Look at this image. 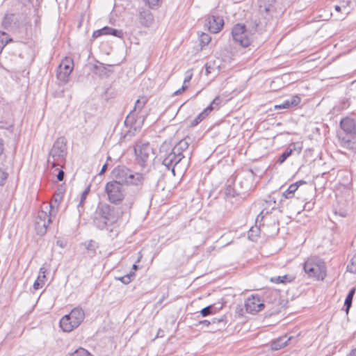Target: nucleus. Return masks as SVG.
Listing matches in <instances>:
<instances>
[{"instance_id":"obj_2","label":"nucleus","mask_w":356,"mask_h":356,"mask_svg":"<svg viewBox=\"0 0 356 356\" xmlns=\"http://www.w3.org/2000/svg\"><path fill=\"white\" fill-rule=\"evenodd\" d=\"M115 208L106 203H100L94 213L93 223L99 229L115 222L119 217Z\"/></svg>"},{"instance_id":"obj_44","label":"nucleus","mask_w":356,"mask_h":356,"mask_svg":"<svg viewBox=\"0 0 356 356\" xmlns=\"http://www.w3.org/2000/svg\"><path fill=\"white\" fill-rule=\"evenodd\" d=\"M54 198L55 203L59 202L62 200L63 195L61 193H57L54 195Z\"/></svg>"},{"instance_id":"obj_46","label":"nucleus","mask_w":356,"mask_h":356,"mask_svg":"<svg viewBox=\"0 0 356 356\" xmlns=\"http://www.w3.org/2000/svg\"><path fill=\"white\" fill-rule=\"evenodd\" d=\"M188 88V86H182L181 88L177 90L174 92L175 95H180L183 91H184Z\"/></svg>"},{"instance_id":"obj_51","label":"nucleus","mask_w":356,"mask_h":356,"mask_svg":"<svg viewBox=\"0 0 356 356\" xmlns=\"http://www.w3.org/2000/svg\"><path fill=\"white\" fill-rule=\"evenodd\" d=\"M199 324H201V325H203L206 327H208L210 324H211V322L207 321V320H204V321H200L199 322Z\"/></svg>"},{"instance_id":"obj_17","label":"nucleus","mask_w":356,"mask_h":356,"mask_svg":"<svg viewBox=\"0 0 356 356\" xmlns=\"http://www.w3.org/2000/svg\"><path fill=\"white\" fill-rule=\"evenodd\" d=\"M112 35L119 38H122L124 33L122 30L113 29L109 26H104L102 29L95 31L92 33V38L95 40L102 35Z\"/></svg>"},{"instance_id":"obj_43","label":"nucleus","mask_w":356,"mask_h":356,"mask_svg":"<svg viewBox=\"0 0 356 356\" xmlns=\"http://www.w3.org/2000/svg\"><path fill=\"white\" fill-rule=\"evenodd\" d=\"M7 179V173L0 169V185L3 184L5 180Z\"/></svg>"},{"instance_id":"obj_22","label":"nucleus","mask_w":356,"mask_h":356,"mask_svg":"<svg viewBox=\"0 0 356 356\" xmlns=\"http://www.w3.org/2000/svg\"><path fill=\"white\" fill-rule=\"evenodd\" d=\"M139 22L144 26H149L153 22V15L148 10H143L140 11L138 15Z\"/></svg>"},{"instance_id":"obj_42","label":"nucleus","mask_w":356,"mask_h":356,"mask_svg":"<svg viewBox=\"0 0 356 356\" xmlns=\"http://www.w3.org/2000/svg\"><path fill=\"white\" fill-rule=\"evenodd\" d=\"M135 275L134 273H130L123 277L119 278V280L124 284H127L131 282V277Z\"/></svg>"},{"instance_id":"obj_34","label":"nucleus","mask_w":356,"mask_h":356,"mask_svg":"<svg viewBox=\"0 0 356 356\" xmlns=\"http://www.w3.org/2000/svg\"><path fill=\"white\" fill-rule=\"evenodd\" d=\"M90 186H88L87 188H85V190L81 193V199H80L79 203L77 206L79 213H81V209H83L85 200L86 199L87 195H88L89 192H90Z\"/></svg>"},{"instance_id":"obj_27","label":"nucleus","mask_w":356,"mask_h":356,"mask_svg":"<svg viewBox=\"0 0 356 356\" xmlns=\"http://www.w3.org/2000/svg\"><path fill=\"white\" fill-rule=\"evenodd\" d=\"M211 113L210 108H205L194 120L191 121L190 126L194 127L202 122Z\"/></svg>"},{"instance_id":"obj_54","label":"nucleus","mask_w":356,"mask_h":356,"mask_svg":"<svg viewBox=\"0 0 356 356\" xmlns=\"http://www.w3.org/2000/svg\"><path fill=\"white\" fill-rule=\"evenodd\" d=\"M348 356H356V348L353 350H352L350 353L348 355Z\"/></svg>"},{"instance_id":"obj_52","label":"nucleus","mask_w":356,"mask_h":356,"mask_svg":"<svg viewBox=\"0 0 356 356\" xmlns=\"http://www.w3.org/2000/svg\"><path fill=\"white\" fill-rule=\"evenodd\" d=\"M191 77H192V74H190L189 75L186 76L184 79V83H188L191 81Z\"/></svg>"},{"instance_id":"obj_33","label":"nucleus","mask_w":356,"mask_h":356,"mask_svg":"<svg viewBox=\"0 0 356 356\" xmlns=\"http://www.w3.org/2000/svg\"><path fill=\"white\" fill-rule=\"evenodd\" d=\"M275 0H259V7L261 10L264 8L265 12H269L272 8V3Z\"/></svg>"},{"instance_id":"obj_55","label":"nucleus","mask_w":356,"mask_h":356,"mask_svg":"<svg viewBox=\"0 0 356 356\" xmlns=\"http://www.w3.org/2000/svg\"><path fill=\"white\" fill-rule=\"evenodd\" d=\"M352 264L353 266H356V254L354 255V257L351 259Z\"/></svg>"},{"instance_id":"obj_62","label":"nucleus","mask_w":356,"mask_h":356,"mask_svg":"<svg viewBox=\"0 0 356 356\" xmlns=\"http://www.w3.org/2000/svg\"><path fill=\"white\" fill-rule=\"evenodd\" d=\"M217 321L216 318H213L212 323H215Z\"/></svg>"},{"instance_id":"obj_4","label":"nucleus","mask_w":356,"mask_h":356,"mask_svg":"<svg viewBox=\"0 0 356 356\" xmlns=\"http://www.w3.org/2000/svg\"><path fill=\"white\" fill-rule=\"evenodd\" d=\"M114 181H118L122 186H142L145 181L143 175L134 172L124 165H118L113 168L111 172Z\"/></svg>"},{"instance_id":"obj_56","label":"nucleus","mask_w":356,"mask_h":356,"mask_svg":"<svg viewBox=\"0 0 356 356\" xmlns=\"http://www.w3.org/2000/svg\"><path fill=\"white\" fill-rule=\"evenodd\" d=\"M356 89V81H353L351 83V90Z\"/></svg>"},{"instance_id":"obj_60","label":"nucleus","mask_w":356,"mask_h":356,"mask_svg":"<svg viewBox=\"0 0 356 356\" xmlns=\"http://www.w3.org/2000/svg\"><path fill=\"white\" fill-rule=\"evenodd\" d=\"M133 269H134V270H137L138 269V266H137L136 264H134L133 265Z\"/></svg>"},{"instance_id":"obj_57","label":"nucleus","mask_w":356,"mask_h":356,"mask_svg":"<svg viewBox=\"0 0 356 356\" xmlns=\"http://www.w3.org/2000/svg\"><path fill=\"white\" fill-rule=\"evenodd\" d=\"M149 3H153L154 4V1H158L159 0H152V1L150 0H146Z\"/></svg>"},{"instance_id":"obj_29","label":"nucleus","mask_w":356,"mask_h":356,"mask_svg":"<svg viewBox=\"0 0 356 356\" xmlns=\"http://www.w3.org/2000/svg\"><path fill=\"white\" fill-rule=\"evenodd\" d=\"M295 277L291 275H284L283 276H277L270 278V281L277 284L282 283L286 284L293 282Z\"/></svg>"},{"instance_id":"obj_32","label":"nucleus","mask_w":356,"mask_h":356,"mask_svg":"<svg viewBox=\"0 0 356 356\" xmlns=\"http://www.w3.org/2000/svg\"><path fill=\"white\" fill-rule=\"evenodd\" d=\"M11 41H13V39L9 37L7 33L0 31V54L2 52L4 47Z\"/></svg>"},{"instance_id":"obj_61","label":"nucleus","mask_w":356,"mask_h":356,"mask_svg":"<svg viewBox=\"0 0 356 356\" xmlns=\"http://www.w3.org/2000/svg\"><path fill=\"white\" fill-rule=\"evenodd\" d=\"M52 207H53V206H52V204H51V205L49 206V207H50V208H51ZM45 209H46L47 210H49V207H48V206H46Z\"/></svg>"},{"instance_id":"obj_8","label":"nucleus","mask_w":356,"mask_h":356,"mask_svg":"<svg viewBox=\"0 0 356 356\" xmlns=\"http://www.w3.org/2000/svg\"><path fill=\"white\" fill-rule=\"evenodd\" d=\"M303 269L310 277L323 280L326 276L325 263L318 257L308 258L304 264Z\"/></svg>"},{"instance_id":"obj_13","label":"nucleus","mask_w":356,"mask_h":356,"mask_svg":"<svg viewBox=\"0 0 356 356\" xmlns=\"http://www.w3.org/2000/svg\"><path fill=\"white\" fill-rule=\"evenodd\" d=\"M245 307L248 313L254 314L264 309V304L258 295H252L246 299Z\"/></svg>"},{"instance_id":"obj_11","label":"nucleus","mask_w":356,"mask_h":356,"mask_svg":"<svg viewBox=\"0 0 356 356\" xmlns=\"http://www.w3.org/2000/svg\"><path fill=\"white\" fill-rule=\"evenodd\" d=\"M143 116H140L139 118H136L134 113H129L124 120V124L130 128L124 135V138L130 140L134 136H135L136 133L139 131L143 124Z\"/></svg>"},{"instance_id":"obj_53","label":"nucleus","mask_w":356,"mask_h":356,"mask_svg":"<svg viewBox=\"0 0 356 356\" xmlns=\"http://www.w3.org/2000/svg\"><path fill=\"white\" fill-rule=\"evenodd\" d=\"M3 140L1 138H0V156L3 153Z\"/></svg>"},{"instance_id":"obj_9","label":"nucleus","mask_w":356,"mask_h":356,"mask_svg":"<svg viewBox=\"0 0 356 356\" xmlns=\"http://www.w3.org/2000/svg\"><path fill=\"white\" fill-rule=\"evenodd\" d=\"M138 164L142 168L147 166L156 158L154 148L149 143H138L134 148Z\"/></svg>"},{"instance_id":"obj_63","label":"nucleus","mask_w":356,"mask_h":356,"mask_svg":"<svg viewBox=\"0 0 356 356\" xmlns=\"http://www.w3.org/2000/svg\"><path fill=\"white\" fill-rule=\"evenodd\" d=\"M188 156H189V159H191V152H189V153H188Z\"/></svg>"},{"instance_id":"obj_45","label":"nucleus","mask_w":356,"mask_h":356,"mask_svg":"<svg viewBox=\"0 0 356 356\" xmlns=\"http://www.w3.org/2000/svg\"><path fill=\"white\" fill-rule=\"evenodd\" d=\"M65 177V172L63 170H60L57 175V179L58 181H63Z\"/></svg>"},{"instance_id":"obj_16","label":"nucleus","mask_w":356,"mask_h":356,"mask_svg":"<svg viewBox=\"0 0 356 356\" xmlns=\"http://www.w3.org/2000/svg\"><path fill=\"white\" fill-rule=\"evenodd\" d=\"M72 70L73 61L68 58L64 59L60 64L57 71L58 79L63 82H66Z\"/></svg>"},{"instance_id":"obj_23","label":"nucleus","mask_w":356,"mask_h":356,"mask_svg":"<svg viewBox=\"0 0 356 356\" xmlns=\"http://www.w3.org/2000/svg\"><path fill=\"white\" fill-rule=\"evenodd\" d=\"M147 102V99L145 97H141L139 98L135 103V106L134 109L129 113H134V117L136 118H139L140 116H143V115H140L142 109L145 106Z\"/></svg>"},{"instance_id":"obj_6","label":"nucleus","mask_w":356,"mask_h":356,"mask_svg":"<svg viewBox=\"0 0 356 356\" xmlns=\"http://www.w3.org/2000/svg\"><path fill=\"white\" fill-rule=\"evenodd\" d=\"M85 313L81 308L73 309L69 314L64 316L60 321V327L64 332H71L82 323Z\"/></svg>"},{"instance_id":"obj_37","label":"nucleus","mask_w":356,"mask_h":356,"mask_svg":"<svg viewBox=\"0 0 356 356\" xmlns=\"http://www.w3.org/2000/svg\"><path fill=\"white\" fill-rule=\"evenodd\" d=\"M211 40V37L207 33H202V34L200 35V44L202 47L208 44Z\"/></svg>"},{"instance_id":"obj_49","label":"nucleus","mask_w":356,"mask_h":356,"mask_svg":"<svg viewBox=\"0 0 356 356\" xmlns=\"http://www.w3.org/2000/svg\"><path fill=\"white\" fill-rule=\"evenodd\" d=\"M133 203V200H127V202L125 203L124 206H126L128 209H130L131 208Z\"/></svg>"},{"instance_id":"obj_25","label":"nucleus","mask_w":356,"mask_h":356,"mask_svg":"<svg viewBox=\"0 0 356 356\" xmlns=\"http://www.w3.org/2000/svg\"><path fill=\"white\" fill-rule=\"evenodd\" d=\"M290 337L287 338L286 336H283L275 341H273L270 347L271 349L273 350H278L282 348H284L285 346L287 345L288 341L290 340Z\"/></svg>"},{"instance_id":"obj_36","label":"nucleus","mask_w":356,"mask_h":356,"mask_svg":"<svg viewBox=\"0 0 356 356\" xmlns=\"http://www.w3.org/2000/svg\"><path fill=\"white\" fill-rule=\"evenodd\" d=\"M292 152H293V149H291V148H288L286 149L282 154L281 156H280L277 162L280 163V164H282V163H284L286 159L287 158H289L291 154H292Z\"/></svg>"},{"instance_id":"obj_7","label":"nucleus","mask_w":356,"mask_h":356,"mask_svg":"<svg viewBox=\"0 0 356 356\" xmlns=\"http://www.w3.org/2000/svg\"><path fill=\"white\" fill-rule=\"evenodd\" d=\"M159 160L162 161L163 165L168 170H170L175 175V167L182 160L170 147L168 143H164L161 145L159 154Z\"/></svg>"},{"instance_id":"obj_14","label":"nucleus","mask_w":356,"mask_h":356,"mask_svg":"<svg viewBox=\"0 0 356 356\" xmlns=\"http://www.w3.org/2000/svg\"><path fill=\"white\" fill-rule=\"evenodd\" d=\"M66 139L64 137L58 138L54 143L49 152L53 159L64 157L67 153Z\"/></svg>"},{"instance_id":"obj_58","label":"nucleus","mask_w":356,"mask_h":356,"mask_svg":"<svg viewBox=\"0 0 356 356\" xmlns=\"http://www.w3.org/2000/svg\"><path fill=\"white\" fill-rule=\"evenodd\" d=\"M238 313V314L240 315H243V309L241 308L239 311L237 312Z\"/></svg>"},{"instance_id":"obj_48","label":"nucleus","mask_w":356,"mask_h":356,"mask_svg":"<svg viewBox=\"0 0 356 356\" xmlns=\"http://www.w3.org/2000/svg\"><path fill=\"white\" fill-rule=\"evenodd\" d=\"M108 169V164L107 163H105L102 168V170H100L99 172V175H103Z\"/></svg>"},{"instance_id":"obj_26","label":"nucleus","mask_w":356,"mask_h":356,"mask_svg":"<svg viewBox=\"0 0 356 356\" xmlns=\"http://www.w3.org/2000/svg\"><path fill=\"white\" fill-rule=\"evenodd\" d=\"M305 183L303 181H300L293 184H291L288 188L283 192V196L286 199H290L294 196L295 192L298 190V186L302 184Z\"/></svg>"},{"instance_id":"obj_3","label":"nucleus","mask_w":356,"mask_h":356,"mask_svg":"<svg viewBox=\"0 0 356 356\" xmlns=\"http://www.w3.org/2000/svg\"><path fill=\"white\" fill-rule=\"evenodd\" d=\"M114 181H118L122 186H142L145 181L143 175L134 172L124 165H118L113 168L111 172Z\"/></svg>"},{"instance_id":"obj_41","label":"nucleus","mask_w":356,"mask_h":356,"mask_svg":"<svg viewBox=\"0 0 356 356\" xmlns=\"http://www.w3.org/2000/svg\"><path fill=\"white\" fill-rule=\"evenodd\" d=\"M17 3L15 8H19V9H26V6L30 3V0H16Z\"/></svg>"},{"instance_id":"obj_50","label":"nucleus","mask_w":356,"mask_h":356,"mask_svg":"<svg viewBox=\"0 0 356 356\" xmlns=\"http://www.w3.org/2000/svg\"><path fill=\"white\" fill-rule=\"evenodd\" d=\"M264 217V211H261V213L257 216L256 218V222H257L259 220H262Z\"/></svg>"},{"instance_id":"obj_39","label":"nucleus","mask_w":356,"mask_h":356,"mask_svg":"<svg viewBox=\"0 0 356 356\" xmlns=\"http://www.w3.org/2000/svg\"><path fill=\"white\" fill-rule=\"evenodd\" d=\"M213 309H214L213 305H209V306L203 308L200 311V314L203 317H204V316H207L213 314Z\"/></svg>"},{"instance_id":"obj_40","label":"nucleus","mask_w":356,"mask_h":356,"mask_svg":"<svg viewBox=\"0 0 356 356\" xmlns=\"http://www.w3.org/2000/svg\"><path fill=\"white\" fill-rule=\"evenodd\" d=\"M221 98L219 97H216L207 108H210L211 111L213 109L217 108L218 106L221 104Z\"/></svg>"},{"instance_id":"obj_31","label":"nucleus","mask_w":356,"mask_h":356,"mask_svg":"<svg viewBox=\"0 0 356 356\" xmlns=\"http://www.w3.org/2000/svg\"><path fill=\"white\" fill-rule=\"evenodd\" d=\"M355 293V288H352L349 291V292L346 298V300L344 302V307H345V310H346V313L348 312L350 308L352 306L353 299V296H354Z\"/></svg>"},{"instance_id":"obj_19","label":"nucleus","mask_w":356,"mask_h":356,"mask_svg":"<svg viewBox=\"0 0 356 356\" xmlns=\"http://www.w3.org/2000/svg\"><path fill=\"white\" fill-rule=\"evenodd\" d=\"M340 127L346 135H356V122L351 118H346L341 120Z\"/></svg>"},{"instance_id":"obj_20","label":"nucleus","mask_w":356,"mask_h":356,"mask_svg":"<svg viewBox=\"0 0 356 356\" xmlns=\"http://www.w3.org/2000/svg\"><path fill=\"white\" fill-rule=\"evenodd\" d=\"M340 143L344 148L356 151V135H339Z\"/></svg>"},{"instance_id":"obj_47","label":"nucleus","mask_w":356,"mask_h":356,"mask_svg":"<svg viewBox=\"0 0 356 356\" xmlns=\"http://www.w3.org/2000/svg\"><path fill=\"white\" fill-rule=\"evenodd\" d=\"M164 337V331L162 329H159L156 336V338L163 337Z\"/></svg>"},{"instance_id":"obj_5","label":"nucleus","mask_w":356,"mask_h":356,"mask_svg":"<svg viewBox=\"0 0 356 356\" xmlns=\"http://www.w3.org/2000/svg\"><path fill=\"white\" fill-rule=\"evenodd\" d=\"M262 29L259 27V24L254 23L248 28L245 25L237 24L232 31V35L234 40L241 46L248 47L253 40L256 32H260Z\"/></svg>"},{"instance_id":"obj_21","label":"nucleus","mask_w":356,"mask_h":356,"mask_svg":"<svg viewBox=\"0 0 356 356\" xmlns=\"http://www.w3.org/2000/svg\"><path fill=\"white\" fill-rule=\"evenodd\" d=\"M300 102V98L297 96H293L284 101L282 104L275 105V109H287L298 106Z\"/></svg>"},{"instance_id":"obj_35","label":"nucleus","mask_w":356,"mask_h":356,"mask_svg":"<svg viewBox=\"0 0 356 356\" xmlns=\"http://www.w3.org/2000/svg\"><path fill=\"white\" fill-rule=\"evenodd\" d=\"M223 195L225 199L234 197L235 196V190L231 185H228L225 188Z\"/></svg>"},{"instance_id":"obj_38","label":"nucleus","mask_w":356,"mask_h":356,"mask_svg":"<svg viewBox=\"0 0 356 356\" xmlns=\"http://www.w3.org/2000/svg\"><path fill=\"white\" fill-rule=\"evenodd\" d=\"M70 356H92L88 350L83 348H79L72 353Z\"/></svg>"},{"instance_id":"obj_59","label":"nucleus","mask_w":356,"mask_h":356,"mask_svg":"<svg viewBox=\"0 0 356 356\" xmlns=\"http://www.w3.org/2000/svg\"><path fill=\"white\" fill-rule=\"evenodd\" d=\"M307 207L308 208V209H310L309 203H307V204H305V209H306Z\"/></svg>"},{"instance_id":"obj_28","label":"nucleus","mask_w":356,"mask_h":356,"mask_svg":"<svg viewBox=\"0 0 356 356\" xmlns=\"http://www.w3.org/2000/svg\"><path fill=\"white\" fill-rule=\"evenodd\" d=\"M45 273L46 270H44V268H41L40 269V273L38 279L33 283L34 289L38 290L42 288V286L44 284V280L46 278Z\"/></svg>"},{"instance_id":"obj_30","label":"nucleus","mask_w":356,"mask_h":356,"mask_svg":"<svg viewBox=\"0 0 356 356\" xmlns=\"http://www.w3.org/2000/svg\"><path fill=\"white\" fill-rule=\"evenodd\" d=\"M82 245L87 250L88 254H95L96 250L98 248L97 243L93 241L90 240L82 243Z\"/></svg>"},{"instance_id":"obj_24","label":"nucleus","mask_w":356,"mask_h":356,"mask_svg":"<svg viewBox=\"0 0 356 356\" xmlns=\"http://www.w3.org/2000/svg\"><path fill=\"white\" fill-rule=\"evenodd\" d=\"M349 3H343L342 5H336L334 6V10L337 13H341V15H339L336 14V17L337 19H343L349 13H350V7Z\"/></svg>"},{"instance_id":"obj_15","label":"nucleus","mask_w":356,"mask_h":356,"mask_svg":"<svg viewBox=\"0 0 356 356\" xmlns=\"http://www.w3.org/2000/svg\"><path fill=\"white\" fill-rule=\"evenodd\" d=\"M204 26L210 33H218L224 26V20L220 16L209 15L205 19Z\"/></svg>"},{"instance_id":"obj_18","label":"nucleus","mask_w":356,"mask_h":356,"mask_svg":"<svg viewBox=\"0 0 356 356\" xmlns=\"http://www.w3.org/2000/svg\"><path fill=\"white\" fill-rule=\"evenodd\" d=\"M191 139L189 137H186L178 142L172 149L181 159L185 158L184 152H187Z\"/></svg>"},{"instance_id":"obj_12","label":"nucleus","mask_w":356,"mask_h":356,"mask_svg":"<svg viewBox=\"0 0 356 356\" xmlns=\"http://www.w3.org/2000/svg\"><path fill=\"white\" fill-rule=\"evenodd\" d=\"M51 222L50 216L47 211L40 210L35 222V229L38 235L43 236L47 230L49 223Z\"/></svg>"},{"instance_id":"obj_10","label":"nucleus","mask_w":356,"mask_h":356,"mask_svg":"<svg viewBox=\"0 0 356 356\" xmlns=\"http://www.w3.org/2000/svg\"><path fill=\"white\" fill-rule=\"evenodd\" d=\"M104 191L108 196V200L115 205L120 204L125 197V190L117 181L112 180L107 182Z\"/></svg>"},{"instance_id":"obj_1","label":"nucleus","mask_w":356,"mask_h":356,"mask_svg":"<svg viewBox=\"0 0 356 356\" xmlns=\"http://www.w3.org/2000/svg\"><path fill=\"white\" fill-rule=\"evenodd\" d=\"M29 22L26 9L15 8L4 14L0 23L3 29L15 32L24 27Z\"/></svg>"}]
</instances>
